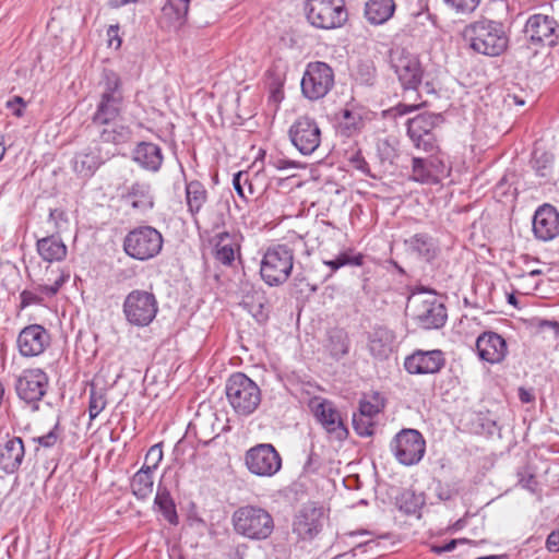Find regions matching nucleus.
Here are the masks:
<instances>
[{"label": "nucleus", "mask_w": 559, "mask_h": 559, "mask_svg": "<svg viewBox=\"0 0 559 559\" xmlns=\"http://www.w3.org/2000/svg\"><path fill=\"white\" fill-rule=\"evenodd\" d=\"M312 412L331 440L344 441L348 437V429L344 424L341 413L331 401H313Z\"/></svg>", "instance_id": "obj_17"}, {"label": "nucleus", "mask_w": 559, "mask_h": 559, "mask_svg": "<svg viewBox=\"0 0 559 559\" xmlns=\"http://www.w3.org/2000/svg\"><path fill=\"white\" fill-rule=\"evenodd\" d=\"M234 530L237 534L252 539H266L274 530L272 515L258 506L239 507L231 516Z\"/></svg>", "instance_id": "obj_3"}, {"label": "nucleus", "mask_w": 559, "mask_h": 559, "mask_svg": "<svg viewBox=\"0 0 559 559\" xmlns=\"http://www.w3.org/2000/svg\"><path fill=\"white\" fill-rule=\"evenodd\" d=\"M518 477L519 485L522 488L527 489L530 491H535L537 481L532 473H530L527 469H522L518 472Z\"/></svg>", "instance_id": "obj_55"}, {"label": "nucleus", "mask_w": 559, "mask_h": 559, "mask_svg": "<svg viewBox=\"0 0 559 559\" xmlns=\"http://www.w3.org/2000/svg\"><path fill=\"white\" fill-rule=\"evenodd\" d=\"M36 246L37 252L44 261L58 262L67 257V246L55 235L38 239Z\"/></svg>", "instance_id": "obj_36"}, {"label": "nucleus", "mask_w": 559, "mask_h": 559, "mask_svg": "<svg viewBox=\"0 0 559 559\" xmlns=\"http://www.w3.org/2000/svg\"><path fill=\"white\" fill-rule=\"evenodd\" d=\"M99 139L103 143H112L115 145L124 144L132 138V131L129 126L111 122L97 128Z\"/></svg>", "instance_id": "obj_37"}, {"label": "nucleus", "mask_w": 559, "mask_h": 559, "mask_svg": "<svg viewBox=\"0 0 559 559\" xmlns=\"http://www.w3.org/2000/svg\"><path fill=\"white\" fill-rule=\"evenodd\" d=\"M98 88V102L91 122L95 128L117 121L124 108L122 81L117 72L104 69Z\"/></svg>", "instance_id": "obj_2"}, {"label": "nucleus", "mask_w": 559, "mask_h": 559, "mask_svg": "<svg viewBox=\"0 0 559 559\" xmlns=\"http://www.w3.org/2000/svg\"><path fill=\"white\" fill-rule=\"evenodd\" d=\"M412 179L420 183L435 185L427 158L414 157L412 159Z\"/></svg>", "instance_id": "obj_43"}, {"label": "nucleus", "mask_w": 559, "mask_h": 559, "mask_svg": "<svg viewBox=\"0 0 559 559\" xmlns=\"http://www.w3.org/2000/svg\"><path fill=\"white\" fill-rule=\"evenodd\" d=\"M443 121L440 114L425 112L408 119L407 134L409 139H419L425 133L435 131L437 127Z\"/></svg>", "instance_id": "obj_34"}, {"label": "nucleus", "mask_w": 559, "mask_h": 559, "mask_svg": "<svg viewBox=\"0 0 559 559\" xmlns=\"http://www.w3.org/2000/svg\"><path fill=\"white\" fill-rule=\"evenodd\" d=\"M217 417L214 413H211L203 417H198L192 424V428L195 431V436L199 442L209 444L212 440L218 437L219 432L215 429Z\"/></svg>", "instance_id": "obj_39"}, {"label": "nucleus", "mask_w": 559, "mask_h": 559, "mask_svg": "<svg viewBox=\"0 0 559 559\" xmlns=\"http://www.w3.org/2000/svg\"><path fill=\"white\" fill-rule=\"evenodd\" d=\"M323 510L313 504L304 506L295 516L293 531L301 539H312L322 528Z\"/></svg>", "instance_id": "obj_22"}, {"label": "nucleus", "mask_w": 559, "mask_h": 559, "mask_svg": "<svg viewBox=\"0 0 559 559\" xmlns=\"http://www.w3.org/2000/svg\"><path fill=\"white\" fill-rule=\"evenodd\" d=\"M374 78L376 69L371 63L365 62L358 66L357 80H359L361 83L371 85L374 81Z\"/></svg>", "instance_id": "obj_53"}, {"label": "nucleus", "mask_w": 559, "mask_h": 559, "mask_svg": "<svg viewBox=\"0 0 559 559\" xmlns=\"http://www.w3.org/2000/svg\"><path fill=\"white\" fill-rule=\"evenodd\" d=\"M154 504L166 521L171 525L178 524L176 504L166 487H163L162 485L157 487Z\"/></svg>", "instance_id": "obj_40"}, {"label": "nucleus", "mask_w": 559, "mask_h": 559, "mask_svg": "<svg viewBox=\"0 0 559 559\" xmlns=\"http://www.w3.org/2000/svg\"><path fill=\"white\" fill-rule=\"evenodd\" d=\"M225 392L230 406L240 416H249L261 403L260 388L242 372L228 378Z\"/></svg>", "instance_id": "obj_5"}, {"label": "nucleus", "mask_w": 559, "mask_h": 559, "mask_svg": "<svg viewBox=\"0 0 559 559\" xmlns=\"http://www.w3.org/2000/svg\"><path fill=\"white\" fill-rule=\"evenodd\" d=\"M233 186L237 194L243 200H247V194L243 190V186L248 187V192L250 195L255 194L254 186L252 183V180L249 178L248 173L238 171L237 174H235L233 178Z\"/></svg>", "instance_id": "obj_48"}, {"label": "nucleus", "mask_w": 559, "mask_h": 559, "mask_svg": "<svg viewBox=\"0 0 559 559\" xmlns=\"http://www.w3.org/2000/svg\"><path fill=\"white\" fill-rule=\"evenodd\" d=\"M325 347L330 352L331 356L335 358L346 355L349 349V340L346 331L338 328L331 329L328 332Z\"/></svg>", "instance_id": "obj_42"}, {"label": "nucleus", "mask_w": 559, "mask_h": 559, "mask_svg": "<svg viewBox=\"0 0 559 559\" xmlns=\"http://www.w3.org/2000/svg\"><path fill=\"white\" fill-rule=\"evenodd\" d=\"M247 468L254 475L272 477L282 468V456L271 443L250 448L245 456Z\"/></svg>", "instance_id": "obj_13"}, {"label": "nucleus", "mask_w": 559, "mask_h": 559, "mask_svg": "<svg viewBox=\"0 0 559 559\" xmlns=\"http://www.w3.org/2000/svg\"><path fill=\"white\" fill-rule=\"evenodd\" d=\"M525 38L534 45L556 46L559 43V25L552 16L531 15L524 25Z\"/></svg>", "instance_id": "obj_14"}, {"label": "nucleus", "mask_w": 559, "mask_h": 559, "mask_svg": "<svg viewBox=\"0 0 559 559\" xmlns=\"http://www.w3.org/2000/svg\"><path fill=\"white\" fill-rule=\"evenodd\" d=\"M372 400L373 401L361 400L359 402L358 413L376 419V417L381 413L383 404L379 401L378 394L373 395Z\"/></svg>", "instance_id": "obj_50"}, {"label": "nucleus", "mask_w": 559, "mask_h": 559, "mask_svg": "<svg viewBox=\"0 0 559 559\" xmlns=\"http://www.w3.org/2000/svg\"><path fill=\"white\" fill-rule=\"evenodd\" d=\"M321 466V459L320 455L317 454L314 451H310L308 454V457L304 464V472L307 474H314L319 471Z\"/></svg>", "instance_id": "obj_56"}, {"label": "nucleus", "mask_w": 559, "mask_h": 559, "mask_svg": "<svg viewBox=\"0 0 559 559\" xmlns=\"http://www.w3.org/2000/svg\"><path fill=\"white\" fill-rule=\"evenodd\" d=\"M546 548L550 552L559 551V531H554L547 536Z\"/></svg>", "instance_id": "obj_60"}, {"label": "nucleus", "mask_w": 559, "mask_h": 559, "mask_svg": "<svg viewBox=\"0 0 559 559\" xmlns=\"http://www.w3.org/2000/svg\"><path fill=\"white\" fill-rule=\"evenodd\" d=\"M394 12V0H368L365 3L364 16L369 24L378 26L388 22Z\"/></svg>", "instance_id": "obj_33"}, {"label": "nucleus", "mask_w": 559, "mask_h": 559, "mask_svg": "<svg viewBox=\"0 0 559 559\" xmlns=\"http://www.w3.org/2000/svg\"><path fill=\"white\" fill-rule=\"evenodd\" d=\"M107 159L108 156L102 155V150L98 145L88 146L75 153L71 160V167L80 179L88 180Z\"/></svg>", "instance_id": "obj_23"}, {"label": "nucleus", "mask_w": 559, "mask_h": 559, "mask_svg": "<svg viewBox=\"0 0 559 559\" xmlns=\"http://www.w3.org/2000/svg\"><path fill=\"white\" fill-rule=\"evenodd\" d=\"M50 341V334L43 325L29 324L19 333L16 345L23 357H36L46 350Z\"/></svg>", "instance_id": "obj_18"}, {"label": "nucleus", "mask_w": 559, "mask_h": 559, "mask_svg": "<svg viewBox=\"0 0 559 559\" xmlns=\"http://www.w3.org/2000/svg\"><path fill=\"white\" fill-rule=\"evenodd\" d=\"M466 543H469V542L465 538L451 539L450 542H448L443 545H433L431 547V550L435 554L440 555L443 552H449V551L454 550L459 544H466Z\"/></svg>", "instance_id": "obj_58"}, {"label": "nucleus", "mask_w": 559, "mask_h": 559, "mask_svg": "<svg viewBox=\"0 0 559 559\" xmlns=\"http://www.w3.org/2000/svg\"><path fill=\"white\" fill-rule=\"evenodd\" d=\"M38 290H39L41 294H44V295H46V296H49V297L55 296V295L59 292V289H58V287L55 285V283H53L52 285H40V286L38 287Z\"/></svg>", "instance_id": "obj_64"}, {"label": "nucleus", "mask_w": 559, "mask_h": 559, "mask_svg": "<svg viewBox=\"0 0 559 559\" xmlns=\"http://www.w3.org/2000/svg\"><path fill=\"white\" fill-rule=\"evenodd\" d=\"M476 350L481 360L489 364H499L506 358L508 346L501 335L492 331H486L477 337Z\"/></svg>", "instance_id": "obj_25"}, {"label": "nucleus", "mask_w": 559, "mask_h": 559, "mask_svg": "<svg viewBox=\"0 0 559 559\" xmlns=\"http://www.w3.org/2000/svg\"><path fill=\"white\" fill-rule=\"evenodd\" d=\"M151 456H156L153 465H143L132 477L130 487L132 493L141 500L146 499L153 491V471L163 459V452L158 444L151 447L146 453L145 461Z\"/></svg>", "instance_id": "obj_21"}, {"label": "nucleus", "mask_w": 559, "mask_h": 559, "mask_svg": "<svg viewBox=\"0 0 559 559\" xmlns=\"http://www.w3.org/2000/svg\"><path fill=\"white\" fill-rule=\"evenodd\" d=\"M242 237L235 233L222 231L212 238L213 257L222 265L231 267L241 258Z\"/></svg>", "instance_id": "obj_20"}, {"label": "nucleus", "mask_w": 559, "mask_h": 559, "mask_svg": "<svg viewBox=\"0 0 559 559\" xmlns=\"http://www.w3.org/2000/svg\"><path fill=\"white\" fill-rule=\"evenodd\" d=\"M533 231L537 239L549 241L559 235V213L555 206H539L533 217Z\"/></svg>", "instance_id": "obj_24"}, {"label": "nucleus", "mask_w": 559, "mask_h": 559, "mask_svg": "<svg viewBox=\"0 0 559 559\" xmlns=\"http://www.w3.org/2000/svg\"><path fill=\"white\" fill-rule=\"evenodd\" d=\"M57 430H58V426H55V428L52 430H50L48 433H46L37 439L38 443L44 448L53 447L59 439V435L57 433Z\"/></svg>", "instance_id": "obj_59"}, {"label": "nucleus", "mask_w": 559, "mask_h": 559, "mask_svg": "<svg viewBox=\"0 0 559 559\" xmlns=\"http://www.w3.org/2000/svg\"><path fill=\"white\" fill-rule=\"evenodd\" d=\"M445 365V358L440 349H417L404 360V368L409 374H435Z\"/></svg>", "instance_id": "obj_19"}, {"label": "nucleus", "mask_w": 559, "mask_h": 559, "mask_svg": "<svg viewBox=\"0 0 559 559\" xmlns=\"http://www.w3.org/2000/svg\"><path fill=\"white\" fill-rule=\"evenodd\" d=\"M364 128V119L358 110L344 108L340 112L337 132L342 136L350 138Z\"/></svg>", "instance_id": "obj_38"}, {"label": "nucleus", "mask_w": 559, "mask_h": 559, "mask_svg": "<svg viewBox=\"0 0 559 559\" xmlns=\"http://www.w3.org/2000/svg\"><path fill=\"white\" fill-rule=\"evenodd\" d=\"M162 234L152 226H139L130 230L123 239V251L138 261L155 258L163 248Z\"/></svg>", "instance_id": "obj_6"}, {"label": "nucleus", "mask_w": 559, "mask_h": 559, "mask_svg": "<svg viewBox=\"0 0 559 559\" xmlns=\"http://www.w3.org/2000/svg\"><path fill=\"white\" fill-rule=\"evenodd\" d=\"M394 334L386 328L378 326L368 337L369 353L378 360L386 359L393 352Z\"/></svg>", "instance_id": "obj_29"}, {"label": "nucleus", "mask_w": 559, "mask_h": 559, "mask_svg": "<svg viewBox=\"0 0 559 559\" xmlns=\"http://www.w3.org/2000/svg\"><path fill=\"white\" fill-rule=\"evenodd\" d=\"M427 159L429 163L430 171L433 175L435 185L439 183L442 178L449 175L450 168L438 156H430Z\"/></svg>", "instance_id": "obj_51"}, {"label": "nucleus", "mask_w": 559, "mask_h": 559, "mask_svg": "<svg viewBox=\"0 0 559 559\" xmlns=\"http://www.w3.org/2000/svg\"><path fill=\"white\" fill-rule=\"evenodd\" d=\"M119 26L118 25H110L107 31V36L109 38V46L114 45V40H116V48H119L121 45V39L118 36Z\"/></svg>", "instance_id": "obj_61"}, {"label": "nucleus", "mask_w": 559, "mask_h": 559, "mask_svg": "<svg viewBox=\"0 0 559 559\" xmlns=\"http://www.w3.org/2000/svg\"><path fill=\"white\" fill-rule=\"evenodd\" d=\"M107 400L103 391H97L94 388L90 391L88 401V416L90 419H95L106 407Z\"/></svg>", "instance_id": "obj_47"}, {"label": "nucleus", "mask_w": 559, "mask_h": 559, "mask_svg": "<svg viewBox=\"0 0 559 559\" xmlns=\"http://www.w3.org/2000/svg\"><path fill=\"white\" fill-rule=\"evenodd\" d=\"M554 158L547 152L535 151L532 158V167L537 176L546 178L550 176L552 170Z\"/></svg>", "instance_id": "obj_45"}, {"label": "nucleus", "mask_w": 559, "mask_h": 559, "mask_svg": "<svg viewBox=\"0 0 559 559\" xmlns=\"http://www.w3.org/2000/svg\"><path fill=\"white\" fill-rule=\"evenodd\" d=\"M22 307H27L39 301V298L32 292L23 290L21 293Z\"/></svg>", "instance_id": "obj_62"}, {"label": "nucleus", "mask_w": 559, "mask_h": 559, "mask_svg": "<svg viewBox=\"0 0 559 559\" xmlns=\"http://www.w3.org/2000/svg\"><path fill=\"white\" fill-rule=\"evenodd\" d=\"M267 166L276 169V170H285L289 168H297L298 164L294 160L280 157V156H270L267 162Z\"/></svg>", "instance_id": "obj_54"}, {"label": "nucleus", "mask_w": 559, "mask_h": 559, "mask_svg": "<svg viewBox=\"0 0 559 559\" xmlns=\"http://www.w3.org/2000/svg\"><path fill=\"white\" fill-rule=\"evenodd\" d=\"M130 206L140 212H146L154 206L151 186L147 182H133L122 195Z\"/></svg>", "instance_id": "obj_30"}, {"label": "nucleus", "mask_w": 559, "mask_h": 559, "mask_svg": "<svg viewBox=\"0 0 559 559\" xmlns=\"http://www.w3.org/2000/svg\"><path fill=\"white\" fill-rule=\"evenodd\" d=\"M190 0H167L162 8V23L167 27L178 29L187 21Z\"/></svg>", "instance_id": "obj_32"}, {"label": "nucleus", "mask_w": 559, "mask_h": 559, "mask_svg": "<svg viewBox=\"0 0 559 559\" xmlns=\"http://www.w3.org/2000/svg\"><path fill=\"white\" fill-rule=\"evenodd\" d=\"M49 379L47 373L39 369H25L15 381L17 396L25 403L39 402L46 394Z\"/></svg>", "instance_id": "obj_16"}, {"label": "nucleus", "mask_w": 559, "mask_h": 559, "mask_svg": "<svg viewBox=\"0 0 559 559\" xmlns=\"http://www.w3.org/2000/svg\"><path fill=\"white\" fill-rule=\"evenodd\" d=\"M444 4L456 14H471L480 3V0H443Z\"/></svg>", "instance_id": "obj_49"}, {"label": "nucleus", "mask_w": 559, "mask_h": 559, "mask_svg": "<svg viewBox=\"0 0 559 559\" xmlns=\"http://www.w3.org/2000/svg\"><path fill=\"white\" fill-rule=\"evenodd\" d=\"M390 63L403 88L416 91L424 75L418 57L404 48L396 47L390 51Z\"/></svg>", "instance_id": "obj_11"}, {"label": "nucleus", "mask_w": 559, "mask_h": 559, "mask_svg": "<svg viewBox=\"0 0 559 559\" xmlns=\"http://www.w3.org/2000/svg\"><path fill=\"white\" fill-rule=\"evenodd\" d=\"M289 138L302 155H310L321 143V129L314 119L299 117L289 128Z\"/></svg>", "instance_id": "obj_15"}, {"label": "nucleus", "mask_w": 559, "mask_h": 559, "mask_svg": "<svg viewBox=\"0 0 559 559\" xmlns=\"http://www.w3.org/2000/svg\"><path fill=\"white\" fill-rule=\"evenodd\" d=\"M391 451L406 466L417 464L426 451V441L416 429H403L392 440Z\"/></svg>", "instance_id": "obj_12"}, {"label": "nucleus", "mask_w": 559, "mask_h": 559, "mask_svg": "<svg viewBox=\"0 0 559 559\" xmlns=\"http://www.w3.org/2000/svg\"><path fill=\"white\" fill-rule=\"evenodd\" d=\"M288 64L283 58H274L271 66L266 70V86L269 90V99L278 104L284 98V84Z\"/></svg>", "instance_id": "obj_27"}, {"label": "nucleus", "mask_w": 559, "mask_h": 559, "mask_svg": "<svg viewBox=\"0 0 559 559\" xmlns=\"http://www.w3.org/2000/svg\"><path fill=\"white\" fill-rule=\"evenodd\" d=\"M305 11L308 22L321 29L342 27L348 19L344 0H307Z\"/></svg>", "instance_id": "obj_8"}, {"label": "nucleus", "mask_w": 559, "mask_h": 559, "mask_svg": "<svg viewBox=\"0 0 559 559\" xmlns=\"http://www.w3.org/2000/svg\"><path fill=\"white\" fill-rule=\"evenodd\" d=\"M406 250L426 261L433 260L438 254V243L428 234L419 233L404 241Z\"/></svg>", "instance_id": "obj_31"}, {"label": "nucleus", "mask_w": 559, "mask_h": 559, "mask_svg": "<svg viewBox=\"0 0 559 559\" xmlns=\"http://www.w3.org/2000/svg\"><path fill=\"white\" fill-rule=\"evenodd\" d=\"M294 266V250L286 245L269 248L261 261L260 274L269 286L285 283Z\"/></svg>", "instance_id": "obj_7"}, {"label": "nucleus", "mask_w": 559, "mask_h": 559, "mask_svg": "<svg viewBox=\"0 0 559 559\" xmlns=\"http://www.w3.org/2000/svg\"><path fill=\"white\" fill-rule=\"evenodd\" d=\"M414 145L428 153H432L438 148L437 144V136L435 134V131H431L429 133H425L419 139H411Z\"/></svg>", "instance_id": "obj_52"}, {"label": "nucleus", "mask_w": 559, "mask_h": 559, "mask_svg": "<svg viewBox=\"0 0 559 559\" xmlns=\"http://www.w3.org/2000/svg\"><path fill=\"white\" fill-rule=\"evenodd\" d=\"M519 399L522 403H531L535 400V395L531 390L524 388L519 389Z\"/></svg>", "instance_id": "obj_63"}, {"label": "nucleus", "mask_w": 559, "mask_h": 559, "mask_svg": "<svg viewBox=\"0 0 559 559\" xmlns=\"http://www.w3.org/2000/svg\"><path fill=\"white\" fill-rule=\"evenodd\" d=\"M132 154L133 160L145 170L156 173L162 167L164 157L157 144L140 142Z\"/></svg>", "instance_id": "obj_28"}, {"label": "nucleus", "mask_w": 559, "mask_h": 559, "mask_svg": "<svg viewBox=\"0 0 559 559\" xmlns=\"http://www.w3.org/2000/svg\"><path fill=\"white\" fill-rule=\"evenodd\" d=\"M122 311L129 324L144 328L155 319L158 312V302L153 293L134 289L126 296Z\"/></svg>", "instance_id": "obj_9"}, {"label": "nucleus", "mask_w": 559, "mask_h": 559, "mask_svg": "<svg viewBox=\"0 0 559 559\" xmlns=\"http://www.w3.org/2000/svg\"><path fill=\"white\" fill-rule=\"evenodd\" d=\"M301 92L310 100L323 98L334 86V71L325 62H310L301 79Z\"/></svg>", "instance_id": "obj_10"}, {"label": "nucleus", "mask_w": 559, "mask_h": 559, "mask_svg": "<svg viewBox=\"0 0 559 559\" xmlns=\"http://www.w3.org/2000/svg\"><path fill=\"white\" fill-rule=\"evenodd\" d=\"M25 457L22 438L13 436L0 442V469L5 474L17 472Z\"/></svg>", "instance_id": "obj_26"}, {"label": "nucleus", "mask_w": 559, "mask_h": 559, "mask_svg": "<svg viewBox=\"0 0 559 559\" xmlns=\"http://www.w3.org/2000/svg\"><path fill=\"white\" fill-rule=\"evenodd\" d=\"M186 203L188 212L197 222L198 214L207 202L209 193L205 186L199 180H192L186 183Z\"/></svg>", "instance_id": "obj_35"}, {"label": "nucleus", "mask_w": 559, "mask_h": 559, "mask_svg": "<svg viewBox=\"0 0 559 559\" xmlns=\"http://www.w3.org/2000/svg\"><path fill=\"white\" fill-rule=\"evenodd\" d=\"M426 503V498L423 492H416L412 488L404 489L396 497L397 508L406 514L417 513Z\"/></svg>", "instance_id": "obj_41"}, {"label": "nucleus", "mask_w": 559, "mask_h": 559, "mask_svg": "<svg viewBox=\"0 0 559 559\" xmlns=\"http://www.w3.org/2000/svg\"><path fill=\"white\" fill-rule=\"evenodd\" d=\"M407 316L425 330L440 329L448 314L444 305L431 293H417L408 298Z\"/></svg>", "instance_id": "obj_4"}, {"label": "nucleus", "mask_w": 559, "mask_h": 559, "mask_svg": "<svg viewBox=\"0 0 559 559\" xmlns=\"http://www.w3.org/2000/svg\"><path fill=\"white\" fill-rule=\"evenodd\" d=\"M463 37L472 50L488 57H499L509 47V37L503 24L486 17L466 25Z\"/></svg>", "instance_id": "obj_1"}, {"label": "nucleus", "mask_w": 559, "mask_h": 559, "mask_svg": "<svg viewBox=\"0 0 559 559\" xmlns=\"http://www.w3.org/2000/svg\"><path fill=\"white\" fill-rule=\"evenodd\" d=\"M352 166L357 170L361 171L366 176L373 177L370 173L369 165L360 152L354 154L349 159Z\"/></svg>", "instance_id": "obj_57"}, {"label": "nucleus", "mask_w": 559, "mask_h": 559, "mask_svg": "<svg viewBox=\"0 0 559 559\" xmlns=\"http://www.w3.org/2000/svg\"><path fill=\"white\" fill-rule=\"evenodd\" d=\"M323 263L329 266L332 272H335L345 265H362L364 255L361 253L352 254L350 252H342L335 259L324 260Z\"/></svg>", "instance_id": "obj_44"}, {"label": "nucleus", "mask_w": 559, "mask_h": 559, "mask_svg": "<svg viewBox=\"0 0 559 559\" xmlns=\"http://www.w3.org/2000/svg\"><path fill=\"white\" fill-rule=\"evenodd\" d=\"M377 421L374 418L364 416L360 413H354L353 427L356 433L360 437H370L374 433Z\"/></svg>", "instance_id": "obj_46"}]
</instances>
